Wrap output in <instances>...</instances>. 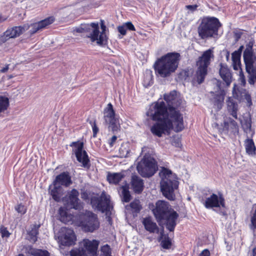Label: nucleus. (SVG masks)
Segmentation results:
<instances>
[{"label":"nucleus","mask_w":256,"mask_h":256,"mask_svg":"<svg viewBox=\"0 0 256 256\" xmlns=\"http://www.w3.org/2000/svg\"><path fill=\"white\" fill-rule=\"evenodd\" d=\"M212 98H210V102L214 105V108L217 111L220 110L224 104V100L226 96V92L224 90H220L218 92H211Z\"/></svg>","instance_id":"nucleus-17"},{"label":"nucleus","mask_w":256,"mask_h":256,"mask_svg":"<svg viewBox=\"0 0 256 256\" xmlns=\"http://www.w3.org/2000/svg\"><path fill=\"white\" fill-rule=\"evenodd\" d=\"M144 166L138 165L137 169L138 172L144 178H150L156 173L158 170L157 162L154 158H144Z\"/></svg>","instance_id":"nucleus-10"},{"label":"nucleus","mask_w":256,"mask_h":256,"mask_svg":"<svg viewBox=\"0 0 256 256\" xmlns=\"http://www.w3.org/2000/svg\"><path fill=\"white\" fill-rule=\"evenodd\" d=\"M240 60V61H232V66L234 70H240V77L242 82H245V76L242 72V68L241 67Z\"/></svg>","instance_id":"nucleus-36"},{"label":"nucleus","mask_w":256,"mask_h":256,"mask_svg":"<svg viewBox=\"0 0 256 256\" xmlns=\"http://www.w3.org/2000/svg\"><path fill=\"white\" fill-rule=\"evenodd\" d=\"M219 74L226 86H228L232 82V74L226 64L220 63Z\"/></svg>","instance_id":"nucleus-21"},{"label":"nucleus","mask_w":256,"mask_h":256,"mask_svg":"<svg viewBox=\"0 0 256 256\" xmlns=\"http://www.w3.org/2000/svg\"><path fill=\"white\" fill-rule=\"evenodd\" d=\"M252 252L253 256H256V247L253 249Z\"/></svg>","instance_id":"nucleus-57"},{"label":"nucleus","mask_w":256,"mask_h":256,"mask_svg":"<svg viewBox=\"0 0 256 256\" xmlns=\"http://www.w3.org/2000/svg\"><path fill=\"white\" fill-rule=\"evenodd\" d=\"M74 224L86 232H92L100 228L98 216L93 212L85 210L75 216Z\"/></svg>","instance_id":"nucleus-5"},{"label":"nucleus","mask_w":256,"mask_h":256,"mask_svg":"<svg viewBox=\"0 0 256 256\" xmlns=\"http://www.w3.org/2000/svg\"><path fill=\"white\" fill-rule=\"evenodd\" d=\"M160 175L161 177L160 189L163 195L169 200H174V192L178 188L179 185L176 175L164 166L161 168Z\"/></svg>","instance_id":"nucleus-4"},{"label":"nucleus","mask_w":256,"mask_h":256,"mask_svg":"<svg viewBox=\"0 0 256 256\" xmlns=\"http://www.w3.org/2000/svg\"><path fill=\"white\" fill-rule=\"evenodd\" d=\"M126 33H120V34L119 35L120 38H122V37H121V35H122V36H123L126 35Z\"/></svg>","instance_id":"nucleus-59"},{"label":"nucleus","mask_w":256,"mask_h":256,"mask_svg":"<svg viewBox=\"0 0 256 256\" xmlns=\"http://www.w3.org/2000/svg\"><path fill=\"white\" fill-rule=\"evenodd\" d=\"M22 33H9L6 36V37L10 38H16L20 36Z\"/></svg>","instance_id":"nucleus-53"},{"label":"nucleus","mask_w":256,"mask_h":256,"mask_svg":"<svg viewBox=\"0 0 256 256\" xmlns=\"http://www.w3.org/2000/svg\"><path fill=\"white\" fill-rule=\"evenodd\" d=\"M104 120L106 125L114 132L120 130V124L118 118L116 116L113 106L111 103L107 104L104 110Z\"/></svg>","instance_id":"nucleus-9"},{"label":"nucleus","mask_w":256,"mask_h":256,"mask_svg":"<svg viewBox=\"0 0 256 256\" xmlns=\"http://www.w3.org/2000/svg\"><path fill=\"white\" fill-rule=\"evenodd\" d=\"M19 256H24L22 254H20Z\"/></svg>","instance_id":"nucleus-61"},{"label":"nucleus","mask_w":256,"mask_h":256,"mask_svg":"<svg viewBox=\"0 0 256 256\" xmlns=\"http://www.w3.org/2000/svg\"><path fill=\"white\" fill-rule=\"evenodd\" d=\"M31 254L34 256H50V254L46 250L32 249Z\"/></svg>","instance_id":"nucleus-40"},{"label":"nucleus","mask_w":256,"mask_h":256,"mask_svg":"<svg viewBox=\"0 0 256 256\" xmlns=\"http://www.w3.org/2000/svg\"><path fill=\"white\" fill-rule=\"evenodd\" d=\"M180 59V53L168 52L156 60L154 64L155 71L162 78L169 76L177 70Z\"/></svg>","instance_id":"nucleus-3"},{"label":"nucleus","mask_w":256,"mask_h":256,"mask_svg":"<svg viewBox=\"0 0 256 256\" xmlns=\"http://www.w3.org/2000/svg\"><path fill=\"white\" fill-rule=\"evenodd\" d=\"M118 32H126L127 30H136L134 24L130 22H128L124 23L122 25L118 26Z\"/></svg>","instance_id":"nucleus-35"},{"label":"nucleus","mask_w":256,"mask_h":256,"mask_svg":"<svg viewBox=\"0 0 256 256\" xmlns=\"http://www.w3.org/2000/svg\"><path fill=\"white\" fill-rule=\"evenodd\" d=\"M91 28H93L92 32H100L98 22H92L90 24H82L78 28H76L74 30L73 32H90Z\"/></svg>","instance_id":"nucleus-25"},{"label":"nucleus","mask_w":256,"mask_h":256,"mask_svg":"<svg viewBox=\"0 0 256 256\" xmlns=\"http://www.w3.org/2000/svg\"><path fill=\"white\" fill-rule=\"evenodd\" d=\"M90 38L92 42L96 41V43L100 46H105L108 43V38L106 33H91Z\"/></svg>","instance_id":"nucleus-27"},{"label":"nucleus","mask_w":256,"mask_h":256,"mask_svg":"<svg viewBox=\"0 0 256 256\" xmlns=\"http://www.w3.org/2000/svg\"><path fill=\"white\" fill-rule=\"evenodd\" d=\"M60 232V239L63 245L72 246L75 244L76 237L72 229L62 227L61 228Z\"/></svg>","instance_id":"nucleus-14"},{"label":"nucleus","mask_w":256,"mask_h":256,"mask_svg":"<svg viewBox=\"0 0 256 256\" xmlns=\"http://www.w3.org/2000/svg\"><path fill=\"white\" fill-rule=\"evenodd\" d=\"M110 199L104 192L100 194V196H93L90 199V204L92 208L104 212L110 210Z\"/></svg>","instance_id":"nucleus-11"},{"label":"nucleus","mask_w":256,"mask_h":256,"mask_svg":"<svg viewBox=\"0 0 256 256\" xmlns=\"http://www.w3.org/2000/svg\"><path fill=\"white\" fill-rule=\"evenodd\" d=\"M14 209L20 215L24 214L27 212L26 206L22 203H20L14 206Z\"/></svg>","instance_id":"nucleus-41"},{"label":"nucleus","mask_w":256,"mask_h":256,"mask_svg":"<svg viewBox=\"0 0 256 256\" xmlns=\"http://www.w3.org/2000/svg\"><path fill=\"white\" fill-rule=\"evenodd\" d=\"M72 147V152L74 154L76 160L80 164L83 168L89 170L90 168V162L86 152L84 150L83 142L78 140L73 142L70 144Z\"/></svg>","instance_id":"nucleus-8"},{"label":"nucleus","mask_w":256,"mask_h":256,"mask_svg":"<svg viewBox=\"0 0 256 256\" xmlns=\"http://www.w3.org/2000/svg\"><path fill=\"white\" fill-rule=\"evenodd\" d=\"M162 246L165 249H169L172 246V242L168 237L165 238L161 242Z\"/></svg>","instance_id":"nucleus-43"},{"label":"nucleus","mask_w":256,"mask_h":256,"mask_svg":"<svg viewBox=\"0 0 256 256\" xmlns=\"http://www.w3.org/2000/svg\"><path fill=\"white\" fill-rule=\"evenodd\" d=\"M117 140V136H114L111 138L109 140L108 144H109L110 147L112 148L114 143L116 142V140Z\"/></svg>","instance_id":"nucleus-49"},{"label":"nucleus","mask_w":256,"mask_h":256,"mask_svg":"<svg viewBox=\"0 0 256 256\" xmlns=\"http://www.w3.org/2000/svg\"><path fill=\"white\" fill-rule=\"evenodd\" d=\"M90 124L92 125V136L94 138H96L98 132H99V128L96 126V120L94 122L90 121Z\"/></svg>","instance_id":"nucleus-44"},{"label":"nucleus","mask_w":256,"mask_h":256,"mask_svg":"<svg viewBox=\"0 0 256 256\" xmlns=\"http://www.w3.org/2000/svg\"><path fill=\"white\" fill-rule=\"evenodd\" d=\"M128 152L129 148H128L127 144L122 143L119 148V152L121 156H126L128 154Z\"/></svg>","instance_id":"nucleus-42"},{"label":"nucleus","mask_w":256,"mask_h":256,"mask_svg":"<svg viewBox=\"0 0 256 256\" xmlns=\"http://www.w3.org/2000/svg\"><path fill=\"white\" fill-rule=\"evenodd\" d=\"M100 28L102 29V32H106V27L105 25L104 20H100Z\"/></svg>","instance_id":"nucleus-52"},{"label":"nucleus","mask_w":256,"mask_h":256,"mask_svg":"<svg viewBox=\"0 0 256 256\" xmlns=\"http://www.w3.org/2000/svg\"><path fill=\"white\" fill-rule=\"evenodd\" d=\"M203 204L208 209L214 208H226L225 199L221 192H218V194L212 193L206 198Z\"/></svg>","instance_id":"nucleus-12"},{"label":"nucleus","mask_w":256,"mask_h":256,"mask_svg":"<svg viewBox=\"0 0 256 256\" xmlns=\"http://www.w3.org/2000/svg\"><path fill=\"white\" fill-rule=\"evenodd\" d=\"M199 36L202 38H205L208 37H211L213 36L214 34H218V33H198Z\"/></svg>","instance_id":"nucleus-48"},{"label":"nucleus","mask_w":256,"mask_h":256,"mask_svg":"<svg viewBox=\"0 0 256 256\" xmlns=\"http://www.w3.org/2000/svg\"><path fill=\"white\" fill-rule=\"evenodd\" d=\"M241 50L240 49L238 50H236L232 54V61H240V60Z\"/></svg>","instance_id":"nucleus-45"},{"label":"nucleus","mask_w":256,"mask_h":256,"mask_svg":"<svg viewBox=\"0 0 256 256\" xmlns=\"http://www.w3.org/2000/svg\"><path fill=\"white\" fill-rule=\"evenodd\" d=\"M236 36H238V37H240L242 33H235Z\"/></svg>","instance_id":"nucleus-58"},{"label":"nucleus","mask_w":256,"mask_h":256,"mask_svg":"<svg viewBox=\"0 0 256 256\" xmlns=\"http://www.w3.org/2000/svg\"><path fill=\"white\" fill-rule=\"evenodd\" d=\"M198 7V5L196 4H194V5H186V8L191 11L192 12H193L194 11H195L197 8Z\"/></svg>","instance_id":"nucleus-50"},{"label":"nucleus","mask_w":256,"mask_h":256,"mask_svg":"<svg viewBox=\"0 0 256 256\" xmlns=\"http://www.w3.org/2000/svg\"><path fill=\"white\" fill-rule=\"evenodd\" d=\"M83 247L88 256H98V250L100 242L96 240L86 238L82 241Z\"/></svg>","instance_id":"nucleus-15"},{"label":"nucleus","mask_w":256,"mask_h":256,"mask_svg":"<svg viewBox=\"0 0 256 256\" xmlns=\"http://www.w3.org/2000/svg\"><path fill=\"white\" fill-rule=\"evenodd\" d=\"M78 196L79 192L75 188L72 189L68 194V199L70 204L72 208L76 210H79L82 208V206L81 204L80 200L78 198Z\"/></svg>","instance_id":"nucleus-18"},{"label":"nucleus","mask_w":256,"mask_h":256,"mask_svg":"<svg viewBox=\"0 0 256 256\" xmlns=\"http://www.w3.org/2000/svg\"><path fill=\"white\" fill-rule=\"evenodd\" d=\"M222 126L224 130L227 133L230 132L234 135L239 133L238 123L231 118H228L224 122Z\"/></svg>","instance_id":"nucleus-19"},{"label":"nucleus","mask_w":256,"mask_h":256,"mask_svg":"<svg viewBox=\"0 0 256 256\" xmlns=\"http://www.w3.org/2000/svg\"><path fill=\"white\" fill-rule=\"evenodd\" d=\"M171 144L176 148H180L182 146L180 139L176 138L172 139Z\"/></svg>","instance_id":"nucleus-46"},{"label":"nucleus","mask_w":256,"mask_h":256,"mask_svg":"<svg viewBox=\"0 0 256 256\" xmlns=\"http://www.w3.org/2000/svg\"><path fill=\"white\" fill-rule=\"evenodd\" d=\"M210 254L208 249L204 250L198 256H210Z\"/></svg>","instance_id":"nucleus-51"},{"label":"nucleus","mask_w":256,"mask_h":256,"mask_svg":"<svg viewBox=\"0 0 256 256\" xmlns=\"http://www.w3.org/2000/svg\"><path fill=\"white\" fill-rule=\"evenodd\" d=\"M154 82L152 72H146L144 74L142 84L146 88H148Z\"/></svg>","instance_id":"nucleus-33"},{"label":"nucleus","mask_w":256,"mask_h":256,"mask_svg":"<svg viewBox=\"0 0 256 256\" xmlns=\"http://www.w3.org/2000/svg\"><path fill=\"white\" fill-rule=\"evenodd\" d=\"M12 78V76H10V78Z\"/></svg>","instance_id":"nucleus-60"},{"label":"nucleus","mask_w":256,"mask_h":256,"mask_svg":"<svg viewBox=\"0 0 256 256\" xmlns=\"http://www.w3.org/2000/svg\"><path fill=\"white\" fill-rule=\"evenodd\" d=\"M55 18L53 16L48 17L38 22L32 23L30 24H25L20 26H15L8 28L5 32H23L28 30L30 28H32L30 32H37L42 30L48 27V26L54 22Z\"/></svg>","instance_id":"nucleus-7"},{"label":"nucleus","mask_w":256,"mask_h":256,"mask_svg":"<svg viewBox=\"0 0 256 256\" xmlns=\"http://www.w3.org/2000/svg\"><path fill=\"white\" fill-rule=\"evenodd\" d=\"M142 223L146 231L150 233H158L159 228L150 216L144 218Z\"/></svg>","instance_id":"nucleus-23"},{"label":"nucleus","mask_w":256,"mask_h":256,"mask_svg":"<svg viewBox=\"0 0 256 256\" xmlns=\"http://www.w3.org/2000/svg\"><path fill=\"white\" fill-rule=\"evenodd\" d=\"M51 186L49 188V193L54 200L56 202L60 201L62 196V188L58 184H53L52 188H50Z\"/></svg>","instance_id":"nucleus-29"},{"label":"nucleus","mask_w":256,"mask_h":256,"mask_svg":"<svg viewBox=\"0 0 256 256\" xmlns=\"http://www.w3.org/2000/svg\"><path fill=\"white\" fill-rule=\"evenodd\" d=\"M9 105L8 98L4 96H0V113L6 110Z\"/></svg>","instance_id":"nucleus-37"},{"label":"nucleus","mask_w":256,"mask_h":256,"mask_svg":"<svg viewBox=\"0 0 256 256\" xmlns=\"http://www.w3.org/2000/svg\"><path fill=\"white\" fill-rule=\"evenodd\" d=\"M131 186L135 193L140 194L144 190L143 180L138 176L134 175L132 177Z\"/></svg>","instance_id":"nucleus-24"},{"label":"nucleus","mask_w":256,"mask_h":256,"mask_svg":"<svg viewBox=\"0 0 256 256\" xmlns=\"http://www.w3.org/2000/svg\"><path fill=\"white\" fill-rule=\"evenodd\" d=\"M129 206L131 208V211L134 216H136L138 214L142 209V206L138 200H135L131 202Z\"/></svg>","instance_id":"nucleus-34"},{"label":"nucleus","mask_w":256,"mask_h":256,"mask_svg":"<svg viewBox=\"0 0 256 256\" xmlns=\"http://www.w3.org/2000/svg\"><path fill=\"white\" fill-rule=\"evenodd\" d=\"M176 97V92L173 90L164 94L163 101L155 103L149 112L150 118L156 122L150 127L151 132L159 138L163 134L168 135L171 130L179 132L184 128L182 114L174 106Z\"/></svg>","instance_id":"nucleus-1"},{"label":"nucleus","mask_w":256,"mask_h":256,"mask_svg":"<svg viewBox=\"0 0 256 256\" xmlns=\"http://www.w3.org/2000/svg\"><path fill=\"white\" fill-rule=\"evenodd\" d=\"M9 68V64H6V66L0 70L1 73L6 72Z\"/></svg>","instance_id":"nucleus-54"},{"label":"nucleus","mask_w":256,"mask_h":256,"mask_svg":"<svg viewBox=\"0 0 256 256\" xmlns=\"http://www.w3.org/2000/svg\"><path fill=\"white\" fill-rule=\"evenodd\" d=\"M226 108L228 112L235 119L238 118V102L232 96L228 98L226 101Z\"/></svg>","instance_id":"nucleus-22"},{"label":"nucleus","mask_w":256,"mask_h":256,"mask_svg":"<svg viewBox=\"0 0 256 256\" xmlns=\"http://www.w3.org/2000/svg\"><path fill=\"white\" fill-rule=\"evenodd\" d=\"M232 96L234 99L240 101L245 100L249 106L252 105L251 96L244 88L237 87L235 84L232 90Z\"/></svg>","instance_id":"nucleus-16"},{"label":"nucleus","mask_w":256,"mask_h":256,"mask_svg":"<svg viewBox=\"0 0 256 256\" xmlns=\"http://www.w3.org/2000/svg\"><path fill=\"white\" fill-rule=\"evenodd\" d=\"M124 177V175L120 172L108 173L107 180L110 184L116 185Z\"/></svg>","instance_id":"nucleus-30"},{"label":"nucleus","mask_w":256,"mask_h":256,"mask_svg":"<svg viewBox=\"0 0 256 256\" xmlns=\"http://www.w3.org/2000/svg\"><path fill=\"white\" fill-rule=\"evenodd\" d=\"M154 215L160 226L165 224L170 232H174L176 226L179 215L176 212L170 208V204L164 200H158L152 210Z\"/></svg>","instance_id":"nucleus-2"},{"label":"nucleus","mask_w":256,"mask_h":256,"mask_svg":"<svg viewBox=\"0 0 256 256\" xmlns=\"http://www.w3.org/2000/svg\"><path fill=\"white\" fill-rule=\"evenodd\" d=\"M6 20V18H4L1 14H0V22H4Z\"/></svg>","instance_id":"nucleus-56"},{"label":"nucleus","mask_w":256,"mask_h":256,"mask_svg":"<svg viewBox=\"0 0 256 256\" xmlns=\"http://www.w3.org/2000/svg\"><path fill=\"white\" fill-rule=\"evenodd\" d=\"M40 224H33L30 226V230L27 232L28 240L32 243H35L38 240Z\"/></svg>","instance_id":"nucleus-28"},{"label":"nucleus","mask_w":256,"mask_h":256,"mask_svg":"<svg viewBox=\"0 0 256 256\" xmlns=\"http://www.w3.org/2000/svg\"><path fill=\"white\" fill-rule=\"evenodd\" d=\"M58 216L59 220L64 224L70 222L73 218V216L68 212V209L62 206L58 209Z\"/></svg>","instance_id":"nucleus-26"},{"label":"nucleus","mask_w":256,"mask_h":256,"mask_svg":"<svg viewBox=\"0 0 256 256\" xmlns=\"http://www.w3.org/2000/svg\"><path fill=\"white\" fill-rule=\"evenodd\" d=\"M71 176L67 172H62L58 175L53 182V184H60L68 187L72 184Z\"/></svg>","instance_id":"nucleus-20"},{"label":"nucleus","mask_w":256,"mask_h":256,"mask_svg":"<svg viewBox=\"0 0 256 256\" xmlns=\"http://www.w3.org/2000/svg\"><path fill=\"white\" fill-rule=\"evenodd\" d=\"M100 256H112V248L108 244H106L100 247Z\"/></svg>","instance_id":"nucleus-38"},{"label":"nucleus","mask_w":256,"mask_h":256,"mask_svg":"<svg viewBox=\"0 0 256 256\" xmlns=\"http://www.w3.org/2000/svg\"><path fill=\"white\" fill-rule=\"evenodd\" d=\"M0 233L2 234V238H8L10 237V233L7 230L6 228H2L0 230Z\"/></svg>","instance_id":"nucleus-47"},{"label":"nucleus","mask_w":256,"mask_h":256,"mask_svg":"<svg viewBox=\"0 0 256 256\" xmlns=\"http://www.w3.org/2000/svg\"><path fill=\"white\" fill-rule=\"evenodd\" d=\"M214 57L213 51L208 49L204 51L196 60V65L197 68L194 79L198 84L204 82L208 73V68L210 64L211 59Z\"/></svg>","instance_id":"nucleus-6"},{"label":"nucleus","mask_w":256,"mask_h":256,"mask_svg":"<svg viewBox=\"0 0 256 256\" xmlns=\"http://www.w3.org/2000/svg\"><path fill=\"white\" fill-rule=\"evenodd\" d=\"M70 256H88L84 248H79L72 250L70 252Z\"/></svg>","instance_id":"nucleus-39"},{"label":"nucleus","mask_w":256,"mask_h":256,"mask_svg":"<svg viewBox=\"0 0 256 256\" xmlns=\"http://www.w3.org/2000/svg\"><path fill=\"white\" fill-rule=\"evenodd\" d=\"M81 197L83 200H87L88 197V194L86 192L82 193Z\"/></svg>","instance_id":"nucleus-55"},{"label":"nucleus","mask_w":256,"mask_h":256,"mask_svg":"<svg viewBox=\"0 0 256 256\" xmlns=\"http://www.w3.org/2000/svg\"><path fill=\"white\" fill-rule=\"evenodd\" d=\"M220 26L221 24L217 18L206 17L202 20L199 28L201 32H218Z\"/></svg>","instance_id":"nucleus-13"},{"label":"nucleus","mask_w":256,"mask_h":256,"mask_svg":"<svg viewBox=\"0 0 256 256\" xmlns=\"http://www.w3.org/2000/svg\"><path fill=\"white\" fill-rule=\"evenodd\" d=\"M244 145L246 152L248 155H254L256 154V147L252 139L246 138L244 140Z\"/></svg>","instance_id":"nucleus-31"},{"label":"nucleus","mask_w":256,"mask_h":256,"mask_svg":"<svg viewBox=\"0 0 256 256\" xmlns=\"http://www.w3.org/2000/svg\"><path fill=\"white\" fill-rule=\"evenodd\" d=\"M120 189L122 190V201L125 202H128L132 199V196L129 191V186L128 184L122 186L120 187Z\"/></svg>","instance_id":"nucleus-32"}]
</instances>
